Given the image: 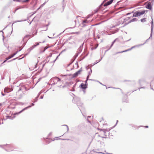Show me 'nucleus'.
Wrapping results in <instances>:
<instances>
[{
	"mask_svg": "<svg viewBox=\"0 0 154 154\" xmlns=\"http://www.w3.org/2000/svg\"><path fill=\"white\" fill-rule=\"evenodd\" d=\"M35 47V46L34 45L31 47L29 48L27 50V51L28 52V53L26 54L25 55H27Z\"/></svg>",
	"mask_w": 154,
	"mask_h": 154,
	"instance_id": "10",
	"label": "nucleus"
},
{
	"mask_svg": "<svg viewBox=\"0 0 154 154\" xmlns=\"http://www.w3.org/2000/svg\"><path fill=\"white\" fill-rule=\"evenodd\" d=\"M19 104L23 105L24 104V103L22 102H20Z\"/></svg>",
	"mask_w": 154,
	"mask_h": 154,
	"instance_id": "59",
	"label": "nucleus"
},
{
	"mask_svg": "<svg viewBox=\"0 0 154 154\" xmlns=\"http://www.w3.org/2000/svg\"><path fill=\"white\" fill-rule=\"evenodd\" d=\"M31 107V106H28L27 107H25L24 109H23L21 111H20L19 112H16L14 113V115H18L20 113H21L22 112H23L24 110L27 109L28 108H29Z\"/></svg>",
	"mask_w": 154,
	"mask_h": 154,
	"instance_id": "8",
	"label": "nucleus"
},
{
	"mask_svg": "<svg viewBox=\"0 0 154 154\" xmlns=\"http://www.w3.org/2000/svg\"><path fill=\"white\" fill-rule=\"evenodd\" d=\"M35 47V46L34 45L31 47L29 48L27 50V51L28 52V53L26 54L25 55H27Z\"/></svg>",
	"mask_w": 154,
	"mask_h": 154,
	"instance_id": "9",
	"label": "nucleus"
},
{
	"mask_svg": "<svg viewBox=\"0 0 154 154\" xmlns=\"http://www.w3.org/2000/svg\"><path fill=\"white\" fill-rule=\"evenodd\" d=\"M51 134H52V132L50 133L48 135V136H50L51 135Z\"/></svg>",
	"mask_w": 154,
	"mask_h": 154,
	"instance_id": "62",
	"label": "nucleus"
},
{
	"mask_svg": "<svg viewBox=\"0 0 154 154\" xmlns=\"http://www.w3.org/2000/svg\"><path fill=\"white\" fill-rule=\"evenodd\" d=\"M16 11H17L15 10L14 11H13L12 13L13 14H15Z\"/></svg>",
	"mask_w": 154,
	"mask_h": 154,
	"instance_id": "61",
	"label": "nucleus"
},
{
	"mask_svg": "<svg viewBox=\"0 0 154 154\" xmlns=\"http://www.w3.org/2000/svg\"><path fill=\"white\" fill-rule=\"evenodd\" d=\"M88 84L82 83L80 85L81 88L82 89H85L87 88Z\"/></svg>",
	"mask_w": 154,
	"mask_h": 154,
	"instance_id": "17",
	"label": "nucleus"
},
{
	"mask_svg": "<svg viewBox=\"0 0 154 154\" xmlns=\"http://www.w3.org/2000/svg\"><path fill=\"white\" fill-rule=\"evenodd\" d=\"M38 97H37V96L33 100V101H32L33 103H35L37 102L38 100Z\"/></svg>",
	"mask_w": 154,
	"mask_h": 154,
	"instance_id": "31",
	"label": "nucleus"
},
{
	"mask_svg": "<svg viewBox=\"0 0 154 154\" xmlns=\"http://www.w3.org/2000/svg\"><path fill=\"white\" fill-rule=\"evenodd\" d=\"M41 93H42V92L40 91V92H39L37 96V97H38L39 95L41 94Z\"/></svg>",
	"mask_w": 154,
	"mask_h": 154,
	"instance_id": "40",
	"label": "nucleus"
},
{
	"mask_svg": "<svg viewBox=\"0 0 154 154\" xmlns=\"http://www.w3.org/2000/svg\"><path fill=\"white\" fill-rule=\"evenodd\" d=\"M17 58H15L13 59H12V60L9 61H8V62H10V61H13V60H15Z\"/></svg>",
	"mask_w": 154,
	"mask_h": 154,
	"instance_id": "52",
	"label": "nucleus"
},
{
	"mask_svg": "<svg viewBox=\"0 0 154 154\" xmlns=\"http://www.w3.org/2000/svg\"><path fill=\"white\" fill-rule=\"evenodd\" d=\"M99 143H100V144H104V143L103 142V143H101V142L99 140V141H98L97 142V144H99Z\"/></svg>",
	"mask_w": 154,
	"mask_h": 154,
	"instance_id": "38",
	"label": "nucleus"
},
{
	"mask_svg": "<svg viewBox=\"0 0 154 154\" xmlns=\"http://www.w3.org/2000/svg\"><path fill=\"white\" fill-rule=\"evenodd\" d=\"M60 79L57 77H53L50 80L51 82H54L55 84H57L58 82H60Z\"/></svg>",
	"mask_w": 154,
	"mask_h": 154,
	"instance_id": "4",
	"label": "nucleus"
},
{
	"mask_svg": "<svg viewBox=\"0 0 154 154\" xmlns=\"http://www.w3.org/2000/svg\"><path fill=\"white\" fill-rule=\"evenodd\" d=\"M145 88V87H142L138 88V89L140 90V88Z\"/></svg>",
	"mask_w": 154,
	"mask_h": 154,
	"instance_id": "57",
	"label": "nucleus"
},
{
	"mask_svg": "<svg viewBox=\"0 0 154 154\" xmlns=\"http://www.w3.org/2000/svg\"><path fill=\"white\" fill-rule=\"evenodd\" d=\"M88 55V54H87L85 56V57H83V58L81 59V60H83V59H84L85 58V57H86V56Z\"/></svg>",
	"mask_w": 154,
	"mask_h": 154,
	"instance_id": "51",
	"label": "nucleus"
},
{
	"mask_svg": "<svg viewBox=\"0 0 154 154\" xmlns=\"http://www.w3.org/2000/svg\"><path fill=\"white\" fill-rule=\"evenodd\" d=\"M55 84L54 82H53V83L51 84V85L53 86V85H55Z\"/></svg>",
	"mask_w": 154,
	"mask_h": 154,
	"instance_id": "64",
	"label": "nucleus"
},
{
	"mask_svg": "<svg viewBox=\"0 0 154 154\" xmlns=\"http://www.w3.org/2000/svg\"><path fill=\"white\" fill-rule=\"evenodd\" d=\"M131 13H134V12L132 11L131 13H128L126 14V15H129V14H130Z\"/></svg>",
	"mask_w": 154,
	"mask_h": 154,
	"instance_id": "45",
	"label": "nucleus"
},
{
	"mask_svg": "<svg viewBox=\"0 0 154 154\" xmlns=\"http://www.w3.org/2000/svg\"><path fill=\"white\" fill-rule=\"evenodd\" d=\"M84 43H83L80 46L79 48L78 49V50L77 51V53H79V54L82 51V48L83 47Z\"/></svg>",
	"mask_w": 154,
	"mask_h": 154,
	"instance_id": "14",
	"label": "nucleus"
},
{
	"mask_svg": "<svg viewBox=\"0 0 154 154\" xmlns=\"http://www.w3.org/2000/svg\"><path fill=\"white\" fill-rule=\"evenodd\" d=\"M31 35H26L23 37V39H22V41L23 42V47H24L26 45L27 41L31 38Z\"/></svg>",
	"mask_w": 154,
	"mask_h": 154,
	"instance_id": "3",
	"label": "nucleus"
},
{
	"mask_svg": "<svg viewBox=\"0 0 154 154\" xmlns=\"http://www.w3.org/2000/svg\"><path fill=\"white\" fill-rule=\"evenodd\" d=\"M74 33L78 34L79 33V32H74Z\"/></svg>",
	"mask_w": 154,
	"mask_h": 154,
	"instance_id": "63",
	"label": "nucleus"
},
{
	"mask_svg": "<svg viewBox=\"0 0 154 154\" xmlns=\"http://www.w3.org/2000/svg\"><path fill=\"white\" fill-rule=\"evenodd\" d=\"M152 21L151 22V34L150 35L149 38H151L152 37V32H153V28L154 26L153 19L152 18Z\"/></svg>",
	"mask_w": 154,
	"mask_h": 154,
	"instance_id": "7",
	"label": "nucleus"
},
{
	"mask_svg": "<svg viewBox=\"0 0 154 154\" xmlns=\"http://www.w3.org/2000/svg\"><path fill=\"white\" fill-rule=\"evenodd\" d=\"M35 47V46L34 45L31 47L29 48L27 50V51L28 52V53L26 54L25 55H27Z\"/></svg>",
	"mask_w": 154,
	"mask_h": 154,
	"instance_id": "11",
	"label": "nucleus"
},
{
	"mask_svg": "<svg viewBox=\"0 0 154 154\" xmlns=\"http://www.w3.org/2000/svg\"><path fill=\"white\" fill-rule=\"evenodd\" d=\"M51 141V140H46V144H48Z\"/></svg>",
	"mask_w": 154,
	"mask_h": 154,
	"instance_id": "37",
	"label": "nucleus"
},
{
	"mask_svg": "<svg viewBox=\"0 0 154 154\" xmlns=\"http://www.w3.org/2000/svg\"><path fill=\"white\" fill-rule=\"evenodd\" d=\"M82 23H87V20H84L83 21Z\"/></svg>",
	"mask_w": 154,
	"mask_h": 154,
	"instance_id": "47",
	"label": "nucleus"
},
{
	"mask_svg": "<svg viewBox=\"0 0 154 154\" xmlns=\"http://www.w3.org/2000/svg\"><path fill=\"white\" fill-rule=\"evenodd\" d=\"M0 147L4 149L7 152L12 151L14 150V147L11 144L6 145H0Z\"/></svg>",
	"mask_w": 154,
	"mask_h": 154,
	"instance_id": "2",
	"label": "nucleus"
},
{
	"mask_svg": "<svg viewBox=\"0 0 154 154\" xmlns=\"http://www.w3.org/2000/svg\"><path fill=\"white\" fill-rule=\"evenodd\" d=\"M21 90V88H20V89L18 90L16 93V95L17 97L19 99H20L22 96V94L21 93L20 94V91Z\"/></svg>",
	"mask_w": 154,
	"mask_h": 154,
	"instance_id": "6",
	"label": "nucleus"
},
{
	"mask_svg": "<svg viewBox=\"0 0 154 154\" xmlns=\"http://www.w3.org/2000/svg\"><path fill=\"white\" fill-rule=\"evenodd\" d=\"M15 116H14L13 117H11V116H6V119H13L14 118H15Z\"/></svg>",
	"mask_w": 154,
	"mask_h": 154,
	"instance_id": "24",
	"label": "nucleus"
},
{
	"mask_svg": "<svg viewBox=\"0 0 154 154\" xmlns=\"http://www.w3.org/2000/svg\"><path fill=\"white\" fill-rule=\"evenodd\" d=\"M127 50H125V51H122L117 52L116 53V54H117L118 53H123V52H127Z\"/></svg>",
	"mask_w": 154,
	"mask_h": 154,
	"instance_id": "34",
	"label": "nucleus"
},
{
	"mask_svg": "<svg viewBox=\"0 0 154 154\" xmlns=\"http://www.w3.org/2000/svg\"><path fill=\"white\" fill-rule=\"evenodd\" d=\"M13 57V56H12V55H11V56H9V57H7V60H8L10 59H11V58H12Z\"/></svg>",
	"mask_w": 154,
	"mask_h": 154,
	"instance_id": "39",
	"label": "nucleus"
},
{
	"mask_svg": "<svg viewBox=\"0 0 154 154\" xmlns=\"http://www.w3.org/2000/svg\"><path fill=\"white\" fill-rule=\"evenodd\" d=\"M111 129H101V130L103 131L104 133V134H105L106 131L109 132L110 131V130Z\"/></svg>",
	"mask_w": 154,
	"mask_h": 154,
	"instance_id": "22",
	"label": "nucleus"
},
{
	"mask_svg": "<svg viewBox=\"0 0 154 154\" xmlns=\"http://www.w3.org/2000/svg\"><path fill=\"white\" fill-rule=\"evenodd\" d=\"M43 98V96L41 95L40 97V98L41 99H42Z\"/></svg>",
	"mask_w": 154,
	"mask_h": 154,
	"instance_id": "60",
	"label": "nucleus"
},
{
	"mask_svg": "<svg viewBox=\"0 0 154 154\" xmlns=\"http://www.w3.org/2000/svg\"><path fill=\"white\" fill-rule=\"evenodd\" d=\"M48 48V47L46 46L44 48V49L45 50H46L47 48Z\"/></svg>",
	"mask_w": 154,
	"mask_h": 154,
	"instance_id": "46",
	"label": "nucleus"
},
{
	"mask_svg": "<svg viewBox=\"0 0 154 154\" xmlns=\"http://www.w3.org/2000/svg\"><path fill=\"white\" fill-rule=\"evenodd\" d=\"M103 58V57H102L101 59L99 60L97 62H94L93 65H94L96 64L97 63H98L99 62H100V60H101V59H102Z\"/></svg>",
	"mask_w": 154,
	"mask_h": 154,
	"instance_id": "35",
	"label": "nucleus"
},
{
	"mask_svg": "<svg viewBox=\"0 0 154 154\" xmlns=\"http://www.w3.org/2000/svg\"><path fill=\"white\" fill-rule=\"evenodd\" d=\"M131 17H127L124 19V22H125L131 18Z\"/></svg>",
	"mask_w": 154,
	"mask_h": 154,
	"instance_id": "29",
	"label": "nucleus"
},
{
	"mask_svg": "<svg viewBox=\"0 0 154 154\" xmlns=\"http://www.w3.org/2000/svg\"><path fill=\"white\" fill-rule=\"evenodd\" d=\"M45 2L44 3H43V4H42L41 6H40V7H42L43 5H44L45 4Z\"/></svg>",
	"mask_w": 154,
	"mask_h": 154,
	"instance_id": "55",
	"label": "nucleus"
},
{
	"mask_svg": "<svg viewBox=\"0 0 154 154\" xmlns=\"http://www.w3.org/2000/svg\"><path fill=\"white\" fill-rule=\"evenodd\" d=\"M45 51V50L44 49V50H43V51H40V53H43V52H44Z\"/></svg>",
	"mask_w": 154,
	"mask_h": 154,
	"instance_id": "56",
	"label": "nucleus"
},
{
	"mask_svg": "<svg viewBox=\"0 0 154 154\" xmlns=\"http://www.w3.org/2000/svg\"><path fill=\"white\" fill-rule=\"evenodd\" d=\"M62 7H63V11L65 7L66 4L64 2V0H63L62 2Z\"/></svg>",
	"mask_w": 154,
	"mask_h": 154,
	"instance_id": "27",
	"label": "nucleus"
},
{
	"mask_svg": "<svg viewBox=\"0 0 154 154\" xmlns=\"http://www.w3.org/2000/svg\"><path fill=\"white\" fill-rule=\"evenodd\" d=\"M17 20V21H14V23H16V22H22V21H26V20Z\"/></svg>",
	"mask_w": 154,
	"mask_h": 154,
	"instance_id": "36",
	"label": "nucleus"
},
{
	"mask_svg": "<svg viewBox=\"0 0 154 154\" xmlns=\"http://www.w3.org/2000/svg\"><path fill=\"white\" fill-rule=\"evenodd\" d=\"M13 90V89L11 88H9L8 87H6L5 88L4 91L5 92L9 93Z\"/></svg>",
	"mask_w": 154,
	"mask_h": 154,
	"instance_id": "16",
	"label": "nucleus"
},
{
	"mask_svg": "<svg viewBox=\"0 0 154 154\" xmlns=\"http://www.w3.org/2000/svg\"><path fill=\"white\" fill-rule=\"evenodd\" d=\"M35 47V46L34 45L31 47L29 48L27 50V51L28 52V53L26 54L25 55H27Z\"/></svg>",
	"mask_w": 154,
	"mask_h": 154,
	"instance_id": "12",
	"label": "nucleus"
},
{
	"mask_svg": "<svg viewBox=\"0 0 154 154\" xmlns=\"http://www.w3.org/2000/svg\"><path fill=\"white\" fill-rule=\"evenodd\" d=\"M139 12V16L142 15L143 14H145V11H138Z\"/></svg>",
	"mask_w": 154,
	"mask_h": 154,
	"instance_id": "26",
	"label": "nucleus"
},
{
	"mask_svg": "<svg viewBox=\"0 0 154 154\" xmlns=\"http://www.w3.org/2000/svg\"><path fill=\"white\" fill-rule=\"evenodd\" d=\"M107 0H104V1H103V3L101 4V5L100 6V7H101L103 3L104 2H105Z\"/></svg>",
	"mask_w": 154,
	"mask_h": 154,
	"instance_id": "43",
	"label": "nucleus"
},
{
	"mask_svg": "<svg viewBox=\"0 0 154 154\" xmlns=\"http://www.w3.org/2000/svg\"><path fill=\"white\" fill-rule=\"evenodd\" d=\"M133 13L132 17H137L138 16H139L138 11L135 12Z\"/></svg>",
	"mask_w": 154,
	"mask_h": 154,
	"instance_id": "20",
	"label": "nucleus"
},
{
	"mask_svg": "<svg viewBox=\"0 0 154 154\" xmlns=\"http://www.w3.org/2000/svg\"><path fill=\"white\" fill-rule=\"evenodd\" d=\"M7 58H6V60H5L3 62V63H2V64H3V63L6 62V61H7Z\"/></svg>",
	"mask_w": 154,
	"mask_h": 154,
	"instance_id": "54",
	"label": "nucleus"
},
{
	"mask_svg": "<svg viewBox=\"0 0 154 154\" xmlns=\"http://www.w3.org/2000/svg\"><path fill=\"white\" fill-rule=\"evenodd\" d=\"M145 81L143 79H141L139 80V83L140 84L141 86V84L143 83H145Z\"/></svg>",
	"mask_w": 154,
	"mask_h": 154,
	"instance_id": "28",
	"label": "nucleus"
},
{
	"mask_svg": "<svg viewBox=\"0 0 154 154\" xmlns=\"http://www.w3.org/2000/svg\"><path fill=\"white\" fill-rule=\"evenodd\" d=\"M23 8V7H21H21H19V8H17L16 9V11H17V10H18V9H21V8Z\"/></svg>",
	"mask_w": 154,
	"mask_h": 154,
	"instance_id": "41",
	"label": "nucleus"
},
{
	"mask_svg": "<svg viewBox=\"0 0 154 154\" xmlns=\"http://www.w3.org/2000/svg\"><path fill=\"white\" fill-rule=\"evenodd\" d=\"M110 47L109 45H107L106 47V48L107 49V50L109 49V48Z\"/></svg>",
	"mask_w": 154,
	"mask_h": 154,
	"instance_id": "53",
	"label": "nucleus"
},
{
	"mask_svg": "<svg viewBox=\"0 0 154 154\" xmlns=\"http://www.w3.org/2000/svg\"><path fill=\"white\" fill-rule=\"evenodd\" d=\"M80 98L78 97L73 98L72 101L73 103L76 104L80 111L82 112V110L84 109L83 105L80 101Z\"/></svg>",
	"mask_w": 154,
	"mask_h": 154,
	"instance_id": "1",
	"label": "nucleus"
},
{
	"mask_svg": "<svg viewBox=\"0 0 154 154\" xmlns=\"http://www.w3.org/2000/svg\"><path fill=\"white\" fill-rule=\"evenodd\" d=\"M146 18H144L143 19H142L140 20V21L142 22H144L146 21Z\"/></svg>",
	"mask_w": 154,
	"mask_h": 154,
	"instance_id": "33",
	"label": "nucleus"
},
{
	"mask_svg": "<svg viewBox=\"0 0 154 154\" xmlns=\"http://www.w3.org/2000/svg\"><path fill=\"white\" fill-rule=\"evenodd\" d=\"M94 13H96L98 11V9H95L94 10Z\"/></svg>",
	"mask_w": 154,
	"mask_h": 154,
	"instance_id": "42",
	"label": "nucleus"
},
{
	"mask_svg": "<svg viewBox=\"0 0 154 154\" xmlns=\"http://www.w3.org/2000/svg\"><path fill=\"white\" fill-rule=\"evenodd\" d=\"M81 71L82 68H81L79 70L73 74L72 75V77L73 78L76 77L78 75L80 74V72H81Z\"/></svg>",
	"mask_w": 154,
	"mask_h": 154,
	"instance_id": "5",
	"label": "nucleus"
},
{
	"mask_svg": "<svg viewBox=\"0 0 154 154\" xmlns=\"http://www.w3.org/2000/svg\"><path fill=\"white\" fill-rule=\"evenodd\" d=\"M146 8L149 9L150 10L152 9V5L151 3L150 2H149L147 4L146 6Z\"/></svg>",
	"mask_w": 154,
	"mask_h": 154,
	"instance_id": "13",
	"label": "nucleus"
},
{
	"mask_svg": "<svg viewBox=\"0 0 154 154\" xmlns=\"http://www.w3.org/2000/svg\"><path fill=\"white\" fill-rule=\"evenodd\" d=\"M113 1L114 0H110L109 1H108L107 2L103 5V6L104 7H106L110 5L112 3Z\"/></svg>",
	"mask_w": 154,
	"mask_h": 154,
	"instance_id": "15",
	"label": "nucleus"
},
{
	"mask_svg": "<svg viewBox=\"0 0 154 154\" xmlns=\"http://www.w3.org/2000/svg\"><path fill=\"white\" fill-rule=\"evenodd\" d=\"M137 20V19L136 18H134L132 20H131L128 23V24L129 23H130L132 22H133L134 21H136Z\"/></svg>",
	"mask_w": 154,
	"mask_h": 154,
	"instance_id": "25",
	"label": "nucleus"
},
{
	"mask_svg": "<svg viewBox=\"0 0 154 154\" xmlns=\"http://www.w3.org/2000/svg\"><path fill=\"white\" fill-rule=\"evenodd\" d=\"M23 47H23H23L22 48H21V49H20L19 50H18V51H17V52H19V51H21L22 50V49L23 48Z\"/></svg>",
	"mask_w": 154,
	"mask_h": 154,
	"instance_id": "49",
	"label": "nucleus"
},
{
	"mask_svg": "<svg viewBox=\"0 0 154 154\" xmlns=\"http://www.w3.org/2000/svg\"><path fill=\"white\" fill-rule=\"evenodd\" d=\"M122 101L124 102L127 103L128 102V97L126 95H125L122 99Z\"/></svg>",
	"mask_w": 154,
	"mask_h": 154,
	"instance_id": "19",
	"label": "nucleus"
},
{
	"mask_svg": "<svg viewBox=\"0 0 154 154\" xmlns=\"http://www.w3.org/2000/svg\"><path fill=\"white\" fill-rule=\"evenodd\" d=\"M62 126H66V128H67V131H66V133L68 132L69 131V127H68V126L67 125H63Z\"/></svg>",
	"mask_w": 154,
	"mask_h": 154,
	"instance_id": "30",
	"label": "nucleus"
},
{
	"mask_svg": "<svg viewBox=\"0 0 154 154\" xmlns=\"http://www.w3.org/2000/svg\"><path fill=\"white\" fill-rule=\"evenodd\" d=\"M153 80H152L151 83V84H150V88L152 90H153V88H152V87H151V84L152 83V82Z\"/></svg>",
	"mask_w": 154,
	"mask_h": 154,
	"instance_id": "48",
	"label": "nucleus"
},
{
	"mask_svg": "<svg viewBox=\"0 0 154 154\" xmlns=\"http://www.w3.org/2000/svg\"><path fill=\"white\" fill-rule=\"evenodd\" d=\"M45 42V41H44L42 42H37L36 43V44L35 45H34L35 46V47H36V46L38 45H39V43H44V42Z\"/></svg>",
	"mask_w": 154,
	"mask_h": 154,
	"instance_id": "32",
	"label": "nucleus"
},
{
	"mask_svg": "<svg viewBox=\"0 0 154 154\" xmlns=\"http://www.w3.org/2000/svg\"><path fill=\"white\" fill-rule=\"evenodd\" d=\"M67 75H61V76L63 77L64 76H67Z\"/></svg>",
	"mask_w": 154,
	"mask_h": 154,
	"instance_id": "50",
	"label": "nucleus"
},
{
	"mask_svg": "<svg viewBox=\"0 0 154 154\" xmlns=\"http://www.w3.org/2000/svg\"><path fill=\"white\" fill-rule=\"evenodd\" d=\"M145 43H146V42H145L144 43H143V44H141L139 45H135V46H133L132 47H131V50L132 49H133V48H135V47H139V46H142V45H144Z\"/></svg>",
	"mask_w": 154,
	"mask_h": 154,
	"instance_id": "21",
	"label": "nucleus"
},
{
	"mask_svg": "<svg viewBox=\"0 0 154 154\" xmlns=\"http://www.w3.org/2000/svg\"><path fill=\"white\" fill-rule=\"evenodd\" d=\"M79 55V53H76L75 54V55H74V57H73L74 59L73 60L72 59L71 60V61H72V62L69 65V66L71 65L73 62V61H74V60Z\"/></svg>",
	"mask_w": 154,
	"mask_h": 154,
	"instance_id": "18",
	"label": "nucleus"
},
{
	"mask_svg": "<svg viewBox=\"0 0 154 154\" xmlns=\"http://www.w3.org/2000/svg\"><path fill=\"white\" fill-rule=\"evenodd\" d=\"M90 70H91L90 72H88V75H90L92 73V70L91 69H90Z\"/></svg>",
	"mask_w": 154,
	"mask_h": 154,
	"instance_id": "44",
	"label": "nucleus"
},
{
	"mask_svg": "<svg viewBox=\"0 0 154 154\" xmlns=\"http://www.w3.org/2000/svg\"><path fill=\"white\" fill-rule=\"evenodd\" d=\"M116 39H115L112 42V43L111 45L110 46V47L109 48V49L107 50H106L105 51V52H107V51H108V50H109L112 47V46L113 44L115 42H116Z\"/></svg>",
	"mask_w": 154,
	"mask_h": 154,
	"instance_id": "23",
	"label": "nucleus"
},
{
	"mask_svg": "<svg viewBox=\"0 0 154 154\" xmlns=\"http://www.w3.org/2000/svg\"><path fill=\"white\" fill-rule=\"evenodd\" d=\"M34 105V104L33 103H31V105H29V106H31V107H32V106H33Z\"/></svg>",
	"mask_w": 154,
	"mask_h": 154,
	"instance_id": "58",
	"label": "nucleus"
}]
</instances>
